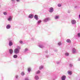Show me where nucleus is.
<instances>
[{"label":"nucleus","instance_id":"nucleus-1","mask_svg":"<svg viewBox=\"0 0 80 80\" xmlns=\"http://www.w3.org/2000/svg\"><path fill=\"white\" fill-rule=\"evenodd\" d=\"M14 52L16 54L18 53H19V49H18L16 48L14 50Z\"/></svg>","mask_w":80,"mask_h":80},{"label":"nucleus","instance_id":"nucleus-2","mask_svg":"<svg viewBox=\"0 0 80 80\" xmlns=\"http://www.w3.org/2000/svg\"><path fill=\"white\" fill-rule=\"evenodd\" d=\"M50 20V18H47L43 20L44 22H47V21H48V20Z\"/></svg>","mask_w":80,"mask_h":80},{"label":"nucleus","instance_id":"nucleus-3","mask_svg":"<svg viewBox=\"0 0 80 80\" xmlns=\"http://www.w3.org/2000/svg\"><path fill=\"white\" fill-rule=\"evenodd\" d=\"M71 23L72 24H74L75 23H76V21H75V20H72L71 21Z\"/></svg>","mask_w":80,"mask_h":80},{"label":"nucleus","instance_id":"nucleus-4","mask_svg":"<svg viewBox=\"0 0 80 80\" xmlns=\"http://www.w3.org/2000/svg\"><path fill=\"white\" fill-rule=\"evenodd\" d=\"M61 78L62 80H64L66 78V76H63Z\"/></svg>","mask_w":80,"mask_h":80},{"label":"nucleus","instance_id":"nucleus-5","mask_svg":"<svg viewBox=\"0 0 80 80\" xmlns=\"http://www.w3.org/2000/svg\"><path fill=\"white\" fill-rule=\"evenodd\" d=\"M53 11V8H50V10H49L50 12H52Z\"/></svg>","mask_w":80,"mask_h":80},{"label":"nucleus","instance_id":"nucleus-6","mask_svg":"<svg viewBox=\"0 0 80 80\" xmlns=\"http://www.w3.org/2000/svg\"><path fill=\"white\" fill-rule=\"evenodd\" d=\"M33 17V15L32 14H30L29 15V18H32Z\"/></svg>","mask_w":80,"mask_h":80},{"label":"nucleus","instance_id":"nucleus-7","mask_svg":"<svg viewBox=\"0 0 80 80\" xmlns=\"http://www.w3.org/2000/svg\"><path fill=\"white\" fill-rule=\"evenodd\" d=\"M68 73L69 75H72V72L71 71H68Z\"/></svg>","mask_w":80,"mask_h":80},{"label":"nucleus","instance_id":"nucleus-8","mask_svg":"<svg viewBox=\"0 0 80 80\" xmlns=\"http://www.w3.org/2000/svg\"><path fill=\"white\" fill-rule=\"evenodd\" d=\"M6 28L7 29H9V28H10V25L9 24L7 25L6 26Z\"/></svg>","mask_w":80,"mask_h":80},{"label":"nucleus","instance_id":"nucleus-9","mask_svg":"<svg viewBox=\"0 0 80 80\" xmlns=\"http://www.w3.org/2000/svg\"><path fill=\"white\" fill-rule=\"evenodd\" d=\"M34 18H35V19H36V20H38V15H35L34 16Z\"/></svg>","mask_w":80,"mask_h":80},{"label":"nucleus","instance_id":"nucleus-10","mask_svg":"<svg viewBox=\"0 0 80 80\" xmlns=\"http://www.w3.org/2000/svg\"><path fill=\"white\" fill-rule=\"evenodd\" d=\"M9 46H12V45H13V42H12L10 41L9 42Z\"/></svg>","mask_w":80,"mask_h":80},{"label":"nucleus","instance_id":"nucleus-11","mask_svg":"<svg viewBox=\"0 0 80 80\" xmlns=\"http://www.w3.org/2000/svg\"><path fill=\"white\" fill-rule=\"evenodd\" d=\"M9 52L11 54H12L13 53V50L12 49H10L9 50Z\"/></svg>","mask_w":80,"mask_h":80},{"label":"nucleus","instance_id":"nucleus-12","mask_svg":"<svg viewBox=\"0 0 80 80\" xmlns=\"http://www.w3.org/2000/svg\"><path fill=\"white\" fill-rule=\"evenodd\" d=\"M66 42L68 43H70L71 42V41L70 39H67L66 40Z\"/></svg>","mask_w":80,"mask_h":80},{"label":"nucleus","instance_id":"nucleus-13","mask_svg":"<svg viewBox=\"0 0 80 80\" xmlns=\"http://www.w3.org/2000/svg\"><path fill=\"white\" fill-rule=\"evenodd\" d=\"M35 79H36V80H38L39 79V78H38V76H36L35 77Z\"/></svg>","mask_w":80,"mask_h":80},{"label":"nucleus","instance_id":"nucleus-14","mask_svg":"<svg viewBox=\"0 0 80 80\" xmlns=\"http://www.w3.org/2000/svg\"><path fill=\"white\" fill-rule=\"evenodd\" d=\"M17 55H15L13 56V57L14 58H17Z\"/></svg>","mask_w":80,"mask_h":80},{"label":"nucleus","instance_id":"nucleus-15","mask_svg":"<svg viewBox=\"0 0 80 80\" xmlns=\"http://www.w3.org/2000/svg\"><path fill=\"white\" fill-rule=\"evenodd\" d=\"M12 17H11V16H10L9 17V18H8V21H10V20H12Z\"/></svg>","mask_w":80,"mask_h":80},{"label":"nucleus","instance_id":"nucleus-16","mask_svg":"<svg viewBox=\"0 0 80 80\" xmlns=\"http://www.w3.org/2000/svg\"><path fill=\"white\" fill-rule=\"evenodd\" d=\"M43 67L42 66H41L39 67V68L40 70H41V69H42V68H43Z\"/></svg>","mask_w":80,"mask_h":80},{"label":"nucleus","instance_id":"nucleus-17","mask_svg":"<svg viewBox=\"0 0 80 80\" xmlns=\"http://www.w3.org/2000/svg\"><path fill=\"white\" fill-rule=\"evenodd\" d=\"M69 55V53H65V55H66V56H68Z\"/></svg>","mask_w":80,"mask_h":80},{"label":"nucleus","instance_id":"nucleus-18","mask_svg":"<svg viewBox=\"0 0 80 80\" xmlns=\"http://www.w3.org/2000/svg\"><path fill=\"white\" fill-rule=\"evenodd\" d=\"M75 52H76V50L73 49L72 51V53H75Z\"/></svg>","mask_w":80,"mask_h":80},{"label":"nucleus","instance_id":"nucleus-19","mask_svg":"<svg viewBox=\"0 0 80 80\" xmlns=\"http://www.w3.org/2000/svg\"><path fill=\"white\" fill-rule=\"evenodd\" d=\"M21 75H25V73H24L23 72H21Z\"/></svg>","mask_w":80,"mask_h":80},{"label":"nucleus","instance_id":"nucleus-20","mask_svg":"<svg viewBox=\"0 0 80 80\" xmlns=\"http://www.w3.org/2000/svg\"><path fill=\"white\" fill-rule=\"evenodd\" d=\"M40 73V71H38L37 73H36L37 74H38V73Z\"/></svg>","mask_w":80,"mask_h":80},{"label":"nucleus","instance_id":"nucleus-21","mask_svg":"<svg viewBox=\"0 0 80 80\" xmlns=\"http://www.w3.org/2000/svg\"><path fill=\"white\" fill-rule=\"evenodd\" d=\"M59 17L58 16H56L55 17V19H57Z\"/></svg>","mask_w":80,"mask_h":80},{"label":"nucleus","instance_id":"nucleus-22","mask_svg":"<svg viewBox=\"0 0 80 80\" xmlns=\"http://www.w3.org/2000/svg\"><path fill=\"white\" fill-rule=\"evenodd\" d=\"M58 7H61L62 6V5L61 4H59L58 5Z\"/></svg>","mask_w":80,"mask_h":80},{"label":"nucleus","instance_id":"nucleus-23","mask_svg":"<svg viewBox=\"0 0 80 80\" xmlns=\"http://www.w3.org/2000/svg\"><path fill=\"white\" fill-rule=\"evenodd\" d=\"M58 45H62V43L61 42H59L58 43Z\"/></svg>","mask_w":80,"mask_h":80},{"label":"nucleus","instance_id":"nucleus-24","mask_svg":"<svg viewBox=\"0 0 80 80\" xmlns=\"http://www.w3.org/2000/svg\"><path fill=\"white\" fill-rule=\"evenodd\" d=\"M19 42L20 43H23V42H22V41H19Z\"/></svg>","mask_w":80,"mask_h":80},{"label":"nucleus","instance_id":"nucleus-25","mask_svg":"<svg viewBox=\"0 0 80 80\" xmlns=\"http://www.w3.org/2000/svg\"><path fill=\"white\" fill-rule=\"evenodd\" d=\"M78 36L79 37H80V33H78Z\"/></svg>","mask_w":80,"mask_h":80},{"label":"nucleus","instance_id":"nucleus-26","mask_svg":"<svg viewBox=\"0 0 80 80\" xmlns=\"http://www.w3.org/2000/svg\"><path fill=\"white\" fill-rule=\"evenodd\" d=\"M28 70L29 72H30V71L31 70L30 68H28Z\"/></svg>","mask_w":80,"mask_h":80},{"label":"nucleus","instance_id":"nucleus-27","mask_svg":"<svg viewBox=\"0 0 80 80\" xmlns=\"http://www.w3.org/2000/svg\"><path fill=\"white\" fill-rule=\"evenodd\" d=\"M3 14H4V15H7V12H4V13H3Z\"/></svg>","mask_w":80,"mask_h":80},{"label":"nucleus","instance_id":"nucleus-28","mask_svg":"<svg viewBox=\"0 0 80 80\" xmlns=\"http://www.w3.org/2000/svg\"><path fill=\"white\" fill-rule=\"evenodd\" d=\"M69 66L70 67H72V64H70L69 65Z\"/></svg>","mask_w":80,"mask_h":80},{"label":"nucleus","instance_id":"nucleus-29","mask_svg":"<svg viewBox=\"0 0 80 80\" xmlns=\"http://www.w3.org/2000/svg\"><path fill=\"white\" fill-rule=\"evenodd\" d=\"M42 21H38V23H40V22H41Z\"/></svg>","mask_w":80,"mask_h":80},{"label":"nucleus","instance_id":"nucleus-30","mask_svg":"<svg viewBox=\"0 0 80 80\" xmlns=\"http://www.w3.org/2000/svg\"><path fill=\"white\" fill-rule=\"evenodd\" d=\"M25 80H29L28 78H26L25 79Z\"/></svg>","mask_w":80,"mask_h":80},{"label":"nucleus","instance_id":"nucleus-31","mask_svg":"<svg viewBox=\"0 0 80 80\" xmlns=\"http://www.w3.org/2000/svg\"><path fill=\"white\" fill-rule=\"evenodd\" d=\"M17 48H18V49H20V47H17Z\"/></svg>","mask_w":80,"mask_h":80},{"label":"nucleus","instance_id":"nucleus-32","mask_svg":"<svg viewBox=\"0 0 80 80\" xmlns=\"http://www.w3.org/2000/svg\"><path fill=\"white\" fill-rule=\"evenodd\" d=\"M16 78H18V76H16Z\"/></svg>","mask_w":80,"mask_h":80},{"label":"nucleus","instance_id":"nucleus-33","mask_svg":"<svg viewBox=\"0 0 80 80\" xmlns=\"http://www.w3.org/2000/svg\"><path fill=\"white\" fill-rule=\"evenodd\" d=\"M17 2H19L20 0H17Z\"/></svg>","mask_w":80,"mask_h":80},{"label":"nucleus","instance_id":"nucleus-34","mask_svg":"<svg viewBox=\"0 0 80 80\" xmlns=\"http://www.w3.org/2000/svg\"><path fill=\"white\" fill-rule=\"evenodd\" d=\"M27 49H26L25 50V51H27Z\"/></svg>","mask_w":80,"mask_h":80},{"label":"nucleus","instance_id":"nucleus-35","mask_svg":"<svg viewBox=\"0 0 80 80\" xmlns=\"http://www.w3.org/2000/svg\"><path fill=\"white\" fill-rule=\"evenodd\" d=\"M79 18H80V14L79 15Z\"/></svg>","mask_w":80,"mask_h":80},{"label":"nucleus","instance_id":"nucleus-36","mask_svg":"<svg viewBox=\"0 0 80 80\" xmlns=\"http://www.w3.org/2000/svg\"><path fill=\"white\" fill-rule=\"evenodd\" d=\"M14 0H12V1H13Z\"/></svg>","mask_w":80,"mask_h":80}]
</instances>
